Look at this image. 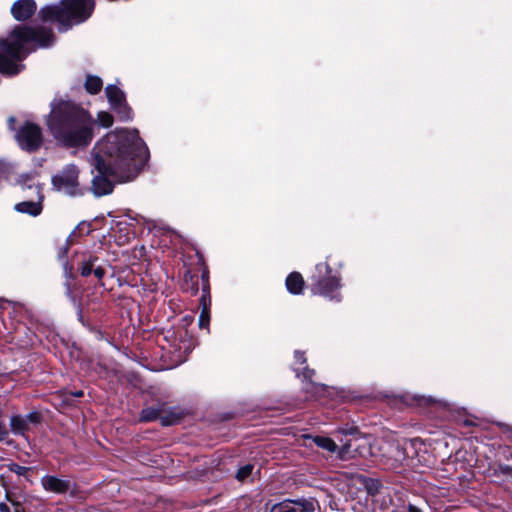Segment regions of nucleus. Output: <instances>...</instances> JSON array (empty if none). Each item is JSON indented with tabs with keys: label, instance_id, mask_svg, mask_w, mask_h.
<instances>
[{
	"label": "nucleus",
	"instance_id": "34",
	"mask_svg": "<svg viewBox=\"0 0 512 512\" xmlns=\"http://www.w3.org/2000/svg\"><path fill=\"white\" fill-rule=\"evenodd\" d=\"M408 512H422L418 507L413 504H409L407 508Z\"/></svg>",
	"mask_w": 512,
	"mask_h": 512
},
{
	"label": "nucleus",
	"instance_id": "35",
	"mask_svg": "<svg viewBox=\"0 0 512 512\" xmlns=\"http://www.w3.org/2000/svg\"><path fill=\"white\" fill-rule=\"evenodd\" d=\"M0 510H1L2 512H9L8 507H7L5 504H3V503H2V504H0Z\"/></svg>",
	"mask_w": 512,
	"mask_h": 512
},
{
	"label": "nucleus",
	"instance_id": "20",
	"mask_svg": "<svg viewBox=\"0 0 512 512\" xmlns=\"http://www.w3.org/2000/svg\"><path fill=\"white\" fill-rule=\"evenodd\" d=\"M162 411H163V408L148 407V408H145L142 410L140 418L142 421H145V422L154 421V420L160 421Z\"/></svg>",
	"mask_w": 512,
	"mask_h": 512
},
{
	"label": "nucleus",
	"instance_id": "27",
	"mask_svg": "<svg viewBox=\"0 0 512 512\" xmlns=\"http://www.w3.org/2000/svg\"><path fill=\"white\" fill-rule=\"evenodd\" d=\"M305 389L307 392H311L312 395L316 396L320 390H323V387H322V385H317L315 383L309 382L306 384Z\"/></svg>",
	"mask_w": 512,
	"mask_h": 512
},
{
	"label": "nucleus",
	"instance_id": "11",
	"mask_svg": "<svg viewBox=\"0 0 512 512\" xmlns=\"http://www.w3.org/2000/svg\"><path fill=\"white\" fill-rule=\"evenodd\" d=\"M36 200L22 201L14 206V209L19 213L28 214L32 217H36L42 213L44 195L42 192L37 190L35 194Z\"/></svg>",
	"mask_w": 512,
	"mask_h": 512
},
{
	"label": "nucleus",
	"instance_id": "21",
	"mask_svg": "<svg viewBox=\"0 0 512 512\" xmlns=\"http://www.w3.org/2000/svg\"><path fill=\"white\" fill-rule=\"evenodd\" d=\"M314 443L329 452H335L337 450V444L328 437L316 436L314 437Z\"/></svg>",
	"mask_w": 512,
	"mask_h": 512
},
{
	"label": "nucleus",
	"instance_id": "32",
	"mask_svg": "<svg viewBox=\"0 0 512 512\" xmlns=\"http://www.w3.org/2000/svg\"><path fill=\"white\" fill-rule=\"evenodd\" d=\"M28 468L23 466H16V469L14 470L17 474L22 475L27 471Z\"/></svg>",
	"mask_w": 512,
	"mask_h": 512
},
{
	"label": "nucleus",
	"instance_id": "10",
	"mask_svg": "<svg viewBox=\"0 0 512 512\" xmlns=\"http://www.w3.org/2000/svg\"><path fill=\"white\" fill-rule=\"evenodd\" d=\"M41 485L45 491L56 494H64L67 492L74 493L75 485L67 478H59L53 475H45L41 478Z\"/></svg>",
	"mask_w": 512,
	"mask_h": 512
},
{
	"label": "nucleus",
	"instance_id": "7",
	"mask_svg": "<svg viewBox=\"0 0 512 512\" xmlns=\"http://www.w3.org/2000/svg\"><path fill=\"white\" fill-rule=\"evenodd\" d=\"M79 170L74 164L66 165L52 178L53 186L60 192L70 196L82 195L83 191L78 182Z\"/></svg>",
	"mask_w": 512,
	"mask_h": 512
},
{
	"label": "nucleus",
	"instance_id": "13",
	"mask_svg": "<svg viewBox=\"0 0 512 512\" xmlns=\"http://www.w3.org/2000/svg\"><path fill=\"white\" fill-rule=\"evenodd\" d=\"M315 506L311 501H305L303 503H295L292 501H284L275 504L272 507L271 512H314Z\"/></svg>",
	"mask_w": 512,
	"mask_h": 512
},
{
	"label": "nucleus",
	"instance_id": "4",
	"mask_svg": "<svg viewBox=\"0 0 512 512\" xmlns=\"http://www.w3.org/2000/svg\"><path fill=\"white\" fill-rule=\"evenodd\" d=\"M95 7L94 0H62L59 5H47L39 11L44 22H57L60 31L86 21Z\"/></svg>",
	"mask_w": 512,
	"mask_h": 512
},
{
	"label": "nucleus",
	"instance_id": "25",
	"mask_svg": "<svg viewBox=\"0 0 512 512\" xmlns=\"http://www.w3.org/2000/svg\"><path fill=\"white\" fill-rule=\"evenodd\" d=\"M97 122L102 127H106L107 128V127L112 126V124H113V117H112V115L110 113L102 111V112H99L98 115H97Z\"/></svg>",
	"mask_w": 512,
	"mask_h": 512
},
{
	"label": "nucleus",
	"instance_id": "28",
	"mask_svg": "<svg viewBox=\"0 0 512 512\" xmlns=\"http://www.w3.org/2000/svg\"><path fill=\"white\" fill-rule=\"evenodd\" d=\"M105 273H106L105 268L102 265L97 263L94 268V271H93V274L95 275V277L98 280H101L104 277Z\"/></svg>",
	"mask_w": 512,
	"mask_h": 512
},
{
	"label": "nucleus",
	"instance_id": "16",
	"mask_svg": "<svg viewBox=\"0 0 512 512\" xmlns=\"http://www.w3.org/2000/svg\"><path fill=\"white\" fill-rule=\"evenodd\" d=\"M99 262L98 257L92 254H85L80 262V273L82 276L87 277L94 271L96 264Z\"/></svg>",
	"mask_w": 512,
	"mask_h": 512
},
{
	"label": "nucleus",
	"instance_id": "31",
	"mask_svg": "<svg viewBox=\"0 0 512 512\" xmlns=\"http://www.w3.org/2000/svg\"><path fill=\"white\" fill-rule=\"evenodd\" d=\"M305 371L303 372V376L305 379L310 380L312 376L314 375V370H310L307 367L303 368Z\"/></svg>",
	"mask_w": 512,
	"mask_h": 512
},
{
	"label": "nucleus",
	"instance_id": "1",
	"mask_svg": "<svg viewBox=\"0 0 512 512\" xmlns=\"http://www.w3.org/2000/svg\"><path fill=\"white\" fill-rule=\"evenodd\" d=\"M149 159V150L137 130H115L105 135L92 149L90 164L97 171L92 192L100 197L113 191V183L133 180Z\"/></svg>",
	"mask_w": 512,
	"mask_h": 512
},
{
	"label": "nucleus",
	"instance_id": "37",
	"mask_svg": "<svg viewBox=\"0 0 512 512\" xmlns=\"http://www.w3.org/2000/svg\"><path fill=\"white\" fill-rule=\"evenodd\" d=\"M15 122V118L14 117H10L9 118V126L10 128H12V124Z\"/></svg>",
	"mask_w": 512,
	"mask_h": 512
},
{
	"label": "nucleus",
	"instance_id": "12",
	"mask_svg": "<svg viewBox=\"0 0 512 512\" xmlns=\"http://www.w3.org/2000/svg\"><path fill=\"white\" fill-rule=\"evenodd\" d=\"M36 9L34 0H18L12 5L11 13L16 20L25 21L36 12Z\"/></svg>",
	"mask_w": 512,
	"mask_h": 512
},
{
	"label": "nucleus",
	"instance_id": "3",
	"mask_svg": "<svg viewBox=\"0 0 512 512\" xmlns=\"http://www.w3.org/2000/svg\"><path fill=\"white\" fill-rule=\"evenodd\" d=\"M54 35L45 27L16 26L5 38L0 39V73L18 74L23 65L19 64L36 48H46L53 44Z\"/></svg>",
	"mask_w": 512,
	"mask_h": 512
},
{
	"label": "nucleus",
	"instance_id": "6",
	"mask_svg": "<svg viewBox=\"0 0 512 512\" xmlns=\"http://www.w3.org/2000/svg\"><path fill=\"white\" fill-rule=\"evenodd\" d=\"M340 432L344 435H352L354 438L345 442L339 450V457L342 460L354 458L356 456L366 457L371 453L370 442L365 437L357 435V428H342Z\"/></svg>",
	"mask_w": 512,
	"mask_h": 512
},
{
	"label": "nucleus",
	"instance_id": "19",
	"mask_svg": "<svg viewBox=\"0 0 512 512\" xmlns=\"http://www.w3.org/2000/svg\"><path fill=\"white\" fill-rule=\"evenodd\" d=\"M181 417H182L181 413H178L173 410L168 411L163 408L160 423L163 426H171V425H174L175 423H177L181 419Z\"/></svg>",
	"mask_w": 512,
	"mask_h": 512
},
{
	"label": "nucleus",
	"instance_id": "38",
	"mask_svg": "<svg viewBox=\"0 0 512 512\" xmlns=\"http://www.w3.org/2000/svg\"><path fill=\"white\" fill-rule=\"evenodd\" d=\"M299 370H300V368H298V367H294V371L296 372V375H297V376H299Z\"/></svg>",
	"mask_w": 512,
	"mask_h": 512
},
{
	"label": "nucleus",
	"instance_id": "30",
	"mask_svg": "<svg viewBox=\"0 0 512 512\" xmlns=\"http://www.w3.org/2000/svg\"><path fill=\"white\" fill-rule=\"evenodd\" d=\"M7 435H8V432L5 428V425L3 422L0 421V441L4 440Z\"/></svg>",
	"mask_w": 512,
	"mask_h": 512
},
{
	"label": "nucleus",
	"instance_id": "33",
	"mask_svg": "<svg viewBox=\"0 0 512 512\" xmlns=\"http://www.w3.org/2000/svg\"><path fill=\"white\" fill-rule=\"evenodd\" d=\"M501 471L506 475H512V467L510 466H501Z\"/></svg>",
	"mask_w": 512,
	"mask_h": 512
},
{
	"label": "nucleus",
	"instance_id": "9",
	"mask_svg": "<svg viewBox=\"0 0 512 512\" xmlns=\"http://www.w3.org/2000/svg\"><path fill=\"white\" fill-rule=\"evenodd\" d=\"M105 93L111 108L117 113L121 121L132 119V110L127 105L124 92L115 85H108Z\"/></svg>",
	"mask_w": 512,
	"mask_h": 512
},
{
	"label": "nucleus",
	"instance_id": "15",
	"mask_svg": "<svg viewBox=\"0 0 512 512\" xmlns=\"http://www.w3.org/2000/svg\"><path fill=\"white\" fill-rule=\"evenodd\" d=\"M304 286V280L300 273L292 272L286 278L287 290L292 294H300Z\"/></svg>",
	"mask_w": 512,
	"mask_h": 512
},
{
	"label": "nucleus",
	"instance_id": "36",
	"mask_svg": "<svg viewBox=\"0 0 512 512\" xmlns=\"http://www.w3.org/2000/svg\"><path fill=\"white\" fill-rule=\"evenodd\" d=\"M73 395L75 397H82L83 396V392L82 391H76V392L73 393Z\"/></svg>",
	"mask_w": 512,
	"mask_h": 512
},
{
	"label": "nucleus",
	"instance_id": "22",
	"mask_svg": "<svg viewBox=\"0 0 512 512\" xmlns=\"http://www.w3.org/2000/svg\"><path fill=\"white\" fill-rule=\"evenodd\" d=\"M254 465L246 464L240 467L236 472V479L240 482L248 481L253 478Z\"/></svg>",
	"mask_w": 512,
	"mask_h": 512
},
{
	"label": "nucleus",
	"instance_id": "5",
	"mask_svg": "<svg viewBox=\"0 0 512 512\" xmlns=\"http://www.w3.org/2000/svg\"><path fill=\"white\" fill-rule=\"evenodd\" d=\"M312 280L314 293L331 300H341L339 292L340 277L331 274V268L327 263H319L316 265Z\"/></svg>",
	"mask_w": 512,
	"mask_h": 512
},
{
	"label": "nucleus",
	"instance_id": "2",
	"mask_svg": "<svg viewBox=\"0 0 512 512\" xmlns=\"http://www.w3.org/2000/svg\"><path fill=\"white\" fill-rule=\"evenodd\" d=\"M56 142L66 148H83L94 138L95 120L91 114L70 100L54 99L47 119Z\"/></svg>",
	"mask_w": 512,
	"mask_h": 512
},
{
	"label": "nucleus",
	"instance_id": "26",
	"mask_svg": "<svg viewBox=\"0 0 512 512\" xmlns=\"http://www.w3.org/2000/svg\"><path fill=\"white\" fill-rule=\"evenodd\" d=\"M11 170H12V167L9 164H7L6 162L0 161V181L2 179L8 178Z\"/></svg>",
	"mask_w": 512,
	"mask_h": 512
},
{
	"label": "nucleus",
	"instance_id": "29",
	"mask_svg": "<svg viewBox=\"0 0 512 512\" xmlns=\"http://www.w3.org/2000/svg\"><path fill=\"white\" fill-rule=\"evenodd\" d=\"M294 357H295V365L296 364L304 365L306 363V358L302 352L296 351Z\"/></svg>",
	"mask_w": 512,
	"mask_h": 512
},
{
	"label": "nucleus",
	"instance_id": "18",
	"mask_svg": "<svg viewBox=\"0 0 512 512\" xmlns=\"http://www.w3.org/2000/svg\"><path fill=\"white\" fill-rule=\"evenodd\" d=\"M103 86L102 79L98 76L88 75L85 81V89L90 94H97Z\"/></svg>",
	"mask_w": 512,
	"mask_h": 512
},
{
	"label": "nucleus",
	"instance_id": "14",
	"mask_svg": "<svg viewBox=\"0 0 512 512\" xmlns=\"http://www.w3.org/2000/svg\"><path fill=\"white\" fill-rule=\"evenodd\" d=\"M16 183L22 188L23 191L31 190L34 194H37V190L42 192V186L37 180V174L35 172L20 175L16 180Z\"/></svg>",
	"mask_w": 512,
	"mask_h": 512
},
{
	"label": "nucleus",
	"instance_id": "8",
	"mask_svg": "<svg viewBox=\"0 0 512 512\" xmlns=\"http://www.w3.org/2000/svg\"><path fill=\"white\" fill-rule=\"evenodd\" d=\"M19 146L27 151H35L42 144V132L36 124L27 122L16 133Z\"/></svg>",
	"mask_w": 512,
	"mask_h": 512
},
{
	"label": "nucleus",
	"instance_id": "24",
	"mask_svg": "<svg viewBox=\"0 0 512 512\" xmlns=\"http://www.w3.org/2000/svg\"><path fill=\"white\" fill-rule=\"evenodd\" d=\"M201 300H202V304H203V309L199 316V327L208 329L210 316H209L208 308L206 307V296L203 295Z\"/></svg>",
	"mask_w": 512,
	"mask_h": 512
},
{
	"label": "nucleus",
	"instance_id": "17",
	"mask_svg": "<svg viewBox=\"0 0 512 512\" xmlns=\"http://www.w3.org/2000/svg\"><path fill=\"white\" fill-rule=\"evenodd\" d=\"M389 458L393 460L391 466L397 468L406 459L405 450L399 444H392L390 446Z\"/></svg>",
	"mask_w": 512,
	"mask_h": 512
},
{
	"label": "nucleus",
	"instance_id": "23",
	"mask_svg": "<svg viewBox=\"0 0 512 512\" xmlns=\"http://www.w3.org/2000/svg\"><path fill=\"white\" fill-rule=\"evenodd\" d=\"M10 425L13 433L23 434L26 429V420L21 416H13L10 420Z\"/></svg>",
	"mask_w": 512,
	"mask_h": 512
}]
</instances>
